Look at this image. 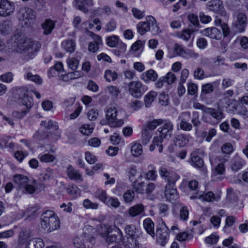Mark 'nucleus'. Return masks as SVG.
<instances>
[{
    "mask_svg": "<svg viewBox=\"0 0 248 248\" xmlns=\"http://www.w3.org/2000/svg\"><path fill=\"white\" fill-rule=\"evenodd\" d=\"M41 219L42 228L48 232L58 230L60 227V219L52 210L44 211L41 215Z\"/></svg>",
    "mask_w": 248,
    "mask_h": 248,
    "instance_id": "obj_1",
    "label": "nucleus"
},
{
    "mask_svg": "<svg viewBox=\"0 0 248 248\" xmlns=\"http://www.w3.org/2000/svg\"><path fill=\"white\" fill-rule=\"evenodd\" d=\"M99 233L103 237H106L108 244L122 240L123 232L115 225L103 224L99 230Z\"/></svg>",
    "mask_w": 248,
    "mask_h": 248,
    "instance_id": "obj_2",
    "label": "nucleus"
},
{
    "mask_svg": "<svg viewBox=\"0 0 248 248\" xmlns=\"http://www.w3.org/2000/svg\"><path fill=\"white\" fill-rule=\"evenodd\" d=\"M124 232L127 235V242H124L126 248H134L139 246V239L142 236L141 230L135 225L128 224L125 225Z\"/></svg>",
    "mask_w": 248,
    "mask_h": 248,
    "instance_id": "obj_3",
    "label": "nucleus"
},
{
    "mask_svg": "<svg viewBox=\"0 0 248 248\" xmlns=\"http://www.w3.org/2000/svg\"><path fill=\"white\" fill-rule=\"evenodd\" d=\"M138 32L141 35L150 31L154 35L160 32L159 27L156 19L152 16L146 17V21L140 22L136 26Z\"/></svg>",
    "mask_w": 248,
    "mask_h": 248,
    "instance_id": "obj_4",
    "label": "nucleus"
},
{
    "mask_svg": "<svg viewBox=\"0 0 248 248\" xmlns=\"http://www.w3.org/2000/svg\"><path fill=\"white\" fill-rule=\"evenodd\" d=\"M124 115V112L114 107H111L106 111V118L108 124L112 127H121L123 125Z\"/></svg>",
    "mask_w": 248,
    "mask_h": 248,
    "instance_id": "obj_5",
    "label": "nucleus"
},
{
    "mask_svg": "<svg viewBox=\"0 0 248 248\" xmlns=\"http://www.w3.org/2000/svg\"><path fill=\"white\" fill-rule=\"evenodd\" d=\"M15 43L16 44L17 51L21 53L29 52L32 53L38 51V44L34 43L30 39L27 38L24 35L15 36Z\"/></svg>",
    "mask_w": 248,
    "mask_h": 248,
    "instance_id": "obj_6",
    "label": "nucleus"
},
{
    "mask_svg": "<svg viewBox=\"0 0 248 248\" xmlns=\"http://www.w3.org/2000/svg\"><path fill=\"white\" fill-rule=\"evenodd\" d=\"M232 27L238 32L245 31L248 24V17L246 14L241 11H235L232 14Z\"/></svg>",
    "mask_w": 248,
    "mask_h": 248,
    "instance_id": "obj_7",
    "label": "nucleus"
},
{
    "mask_svg": "<svg viewBox=\"0 0 248 248\" xmlns=\"http://www.w3.org/2000/svg\"><path fill=\"white\" fill-rule=\"evenodd\" d=\"M203 120L213 125L217 124L224 117V114L219 108H208L203 114Z\"/></svg>",
    "mask_w": 248,
    "mask_h": 248,
    "instance_id": "obj_8",
    "label": "nucleus"
},
{
    "mask_svg": "<svg viewBox=\"0 0 248 248\" xmlns=\"http://www.w3.org/2000/svg\"><path fill=\"white\" fill-rule=\"evenodd\" d=\"M169 229L165 223L161 220L156 226V242L162 247H164L169 239Z\"/></svg>",
    "mask_w": 248,
    "mask_h": 248,
    "instance_id": "obj_9",
    "label": "nucleus"
},
{
    "mask_svg": "<svg viewBox=\"0 0 248 248\" xmlns=\"http://www.w3.org/2000/svg\"><path fill=\"white\" fill-rule=\"evenodd\" d=\"M18 16L20 20L24 22L25 25L29 26L35 20L36 13L29 7H22L18 12Z\"/></svg>",
    "mask_w": 248,
    "mask_h": 248,
    "instance_id": "obj_10",
    "label": "nucleus"
},
{
    "mask_svg": "<svg viewBox=\"0 0 248 248\" xmlns=\"http://www.w3.org/2000/svg\"><path fill=\"white\" fill-rule=\"evenodd\" d=\"M160 177L167 182V184L176 183L180 177L176 172L168 170L164 167H161L158 170Z\"/></svg>",
    "mask_w": 248,
    "mask_h": 248,
    "instance_id": "obj_11",
    "label": "nucleus"
},
{
    "mask_svg": "<svg viewBox=\"0 0 248 248\" xmlns=\"http://www.w3.org/2000/svg\"><path fill=\"white\" fill-rule=\"evenodd\" d=\"M146 90V87L143 86L140 81H132L128 84L129 93L136 98L141 97Z\"/></svg>",
    "mask_w": 248,
    "mask_h": 248,
    "instance_id": "obj_12",
    "label": "nucleus"
},
{
    "mask_svg": "<svg viewBox=\"0 0 248 248\" xmlns=\"http://www.w3.org/2000/svg\"><path fill=\"white\" fill-rule=\"evenodd\" d=\"M15 10L14 2L8 0H0V16H10L14 14Z\"/></svg>",
    "mask_w": 248,
    "mask_h": 248,
    "instance_id": "obj_13",
    "label": "nucleus"
},
{
    "mask_svg": "<svg viewBox=\"0 0 248 248\" xmlns=\"http://www.w3.org/2000/svg\"><path fill=\"white\" fill-rule=\"evenodd\" d=\"M44 185L43 184L39 182L36 180H29L24 187L21 190L24 193L29 194H33L36 189H44Z\"/></svg>",
    "mask_w": 248,
    "mask_h": 248,
    "instance_id": "obj_14",
    "label": "nucleus"
},
{
    "mask_svg": "<svg viewBox=\"0 0 248 248\" xmlns=\"http://www.w3.org/2000/svg\"><path fill=\"white\" fill-rule=\"evenodd\" d=\"M208 9L215 13L220 14L222 16L228 17V16L225 10L222 1L220 0H211L208 2Z\"/></svg>",
    "mask_w": 248,
    "mask_h": 248,
    "instance_id": "obj_15",
    "label": "nucleus"
},
{
    "mask_svg": "<svg viewBox=\"0 0 248 248\" xmlns=\"http://www.w3.org/2000/svg\"><path fill=\"white\" fill-rule=\"evenodd\" d=\"M165 196L170 202L175 201L178 198V193L175 186V183L167 184L165 186Z\"/></svg>",
    "mask_w": 248,
    "mask_h": 248,
    "instance_id": "obj_16",
    "label": "nucleus"
},
{
    "mask_svg": "<svg viewBox=\"0 0 248 248\" xmlns=\"http://www.w3.org/2000/svg\"><path fill=\"white\" fill-rule=\"evenodd\" d=\"M163 125L158 129V132L162 137L170 138L173 129L172 123L169 120H163Z\"/></svg>",
    "mask_w": 248,
    "mask_h": 248,
    "instance_id": "obj_17",
    "label": "nucleus"
},
{
    "mask_svg": "<svg viewBox=\"0 0 248 248\" xmlns=\"http://www.w3.org/2000/svg\"><path fill=\"white\" fill-rule=\"evenodd\" d=\"M191 118V114L189 112H184L182 113L179 116L180 120V128L186 131H189L192 129V124L188 122Z\"/></svg>",
    "mask_w": 248,
    "mask_h": 248,
    "instance_id": "obj_18",
    "label": "nucleus"
},
{
    "mask_svg": "<svg viewBox=\"0 0 248 248\" xmlns=\"http://www.w3.org/2000/svg\"><path fill=\"white\" fill-rule=\"evenodd\" d=\"M31 230L25 229L22 230L19 233L18 242L20 245H27L31 244V242L34 238Z\"/></svg>",
    "mask_w": 248,
    "mask_h": 248,
    "instance_id": "obj_19",
    "label": "nucleus"
},
{
    "mask_svg": "<svg viewBox=\"0 0 248 248\" xmlns=\"http://www.w3.org/2000/svg\"><path fill=\"white\" fill-rule=\"evenodd\" d=\"M190 198L191 199L201 198L203 201L207 202H211L218 201L220 199V196L218 195H215L212 192L209 191L202 194L199 192H196V195L195 196H190Z\"/></svg>",
    "mask_w": 248,
    "mask_h": 248,
    "instance_id": "obj_20",
    "label": "nucleus"
},
{
    "mask_svg": "<svg viewBox=\"0 0 248 248\" xmlns=\"http://www.w3.org/2000/svg\"><path fill=\"white\" fill-rule=\"evenodd\" d=\"M199 149L194 150L191 154V164L195 168H202L203 167V159L198 155V154L202 153Z\"/></svg>",
    "mask_w": 248,
    "mask_h": 248,
    "instance_id": "obj_21",
    "label": "nucleus"
},
{
    "mask_svg": "<svg viewBox=\"0 0 248 248\" xmlns=\"http://www.w3.org/2000/svg\"><path fill=\"white\" fill-rule=\"evenodd\" d=\"M128 213L129 216L132 217L140 215L145 216V206L141 203L135 204L128 209Z\"/></svg>",
    "mask_w": 248,
    "mask_h": 248,
    "instance_id": "obj_22",
    "label": "nucleus"
},
{
    "mask_svg": "<svg viewBox=\"0 0 248 248\" xmlns=\"http://www.w3.org/2000/svg\"><path fill=\"white\" fill-rule=\"evenodd\" d=\"M40 125L44 126L47 129H53L55 131V136L56 138H60L61 134V131L59 129L58 123L56 122H53L50 120L48 121H44L41 122Z\"/></svg>",
    "mask_w": 248,
    "mask_h": 248,
    "instance_id": "obj_23",
    "label": "nucleus"
},
{
    "mask_svg": "<svg viewBox=\"0 0 248 248\" xmlns=\"http://www.w3.org/2000/svg\"><path fill=\"white\" fill-rule=\"evenodd\" d=\"M66 173L68 178L72 180L79 182L83 181L82 175L80 173L79 171L75 169L70 165L67 168Z\"/></svg>",
    "mask_w": 248,
    "mask_h": 248,
    "instance_id": "obj_24",
    "label": "nucleus"
},
{
    "mask_svg": "<svg viewBox=\"0 0 248 248\" xmlns=\"http://www.w3.org/2000/svg\"><path fill=\"white\" fill-rule=\"evenodd\" d=\"M75 1L76 7L84 13H88L89 11L88 8L93 5V0H75Z\"/></svg>",
    "mask_w": 248,
    "mask_h": 248,
    "instance_id": "obj_25",
    "label": "nucleus"
},
{
    "mask_svg": "<svg viewBox=\"0 0 248 248\" xmlns=\"http://www.w3.org/2000/svg\"><path fill=\"white\" fill-rule=\"evenodd\" d=\"M140 78L145 83L155 81L158 78V74L154 70L151 69L143 72L141 75Z\"/></svg>",
    "mask_w": 248,
    "mask_h": 248,
    "instance_id": "obj_26",
    "label": "nucleus"
},
{
    "mask_svg": "<svg viewBox=\"0 0 248 248\" xmlns=\"http://www.w3.org/2000/svg\"><path fill=\"white\" fill-rule=\"evenodd\" d=\"M61 47L65 51L71 54L76 50L75 40L72 39L64 40L61 43Z\"/></svg>",
    "mask_w": 248,
    "mask_h": 248,
    "instance_id": "obj_27",
    "label": "nucleus"
},
{
    "mask_svg": "<svg viewBox=\"0 0 248 248\" xmlns=\"http://www.w3.org/2000/svg\"><path fill=\"white\" fill-rule=\"evenodd\" d=\"M191 137L189 134H181L176 135L174 139L175 145L184 147L188 143Z\"/></svg>",
    "mask_w": 248,
    "mask_h": 248,
    "instance_id": "obj_28",
    "label": "nucleus"
},
{
    "mask_svg": "<svg viewBox=\"0 0 248 248\" xmlns=\"http://www.w3.org/2000/svg\"><path fill=\"white\" fill-rule=\"evenodd\" d=\"M202 35L212 39H217L220 35V31L215 27L207 28L201 31Z\"/></svg>",
    "mask_w": 248,
    "mask_h": 248,
    "instance_id": "obj_29",
    "label": "nucleus"
},
{
    "mask_svg": "<svg viewBox=\"0 0 248 248\" xmlns=\"http://www.w3.org/2000/svg\"><path fill=\"white\" fill-rule=\"evenodd\" d=\"M143 226L147 233L154 238L155 235V224L152 220L149 217L145 218L143 221Z\"/></svg>",
    "mask_w": 248,
    "mask_h": 248,
    "instance_id": "obj_30",
    "label": "nucleus"
},
{
    "mask_svg": "<svg viewBox=\"0 0 248 248\" xmlns=\"http://www.w3.org/2000/svg\"><path fill=\"white\" fill-rule=\"evenodd\" d=\"M83 243L82 245H77L78 248H93L95 241L94 238L90 235H83L82 236Z\"/></svg>",
    "mask_w": 248,
    "mask_h": 248,
    "instance_id": "obj_31",
    "label": "nucleus"
},
{
    "mask_svg": "<svg viewBox=\"0 0 248 248\" xmlns=\"http://www.w3.org/2000/svg\"><path fill=\"white\" fill-rule=\"evenodd\" d=\"M13 180L15 183L17 185L18 188L21 190L28 182L29 179L26 176L17 174L14 176Z\"/></svg>",
    "mask_w": 248,
    "mask_h": 248,
    "instance_id": "obj_32",
    "label": "nucleus"
},
{
    "mask_svg": "<svg viewBox=\"0 0 248 248\" xmlns=\"http://www.w3.org/2000/svg\"><path fill=\"white\" fill-rule=\"evenodd\" d=\"M42 28L44 30L43 33L45 35L50 34L55 26V23L54 21L50 19H46L45 21L42 24Z\"/></svg>",
    "mask_w": 248,
    "mask_h": 248,
    "instance_id": "obj_33",
    "label": "nucleus"
},
{
    "mask_svg": "<svg viewBox=\"0 0 248 248\" xmlns=\"http://www.w3.org/2000/svg\"><path fill=\"white\" fill-rule=\"evenodd\" d=\"M19 102L26 107L25 108L29 110H30L33 104L32 97L26 93H24L22 96L20 97Z\"/></svg>",
    "mask_w": 248,
    "mask_h": 248,
    "instance_id": "obj_34",
    "label": "nucleus"
},
{
    "mask_svg": "<svg viewBox=\"0 0 248 248\" xmlns=\"http://www.w3.org/2000/svg\"><path fill=\"white\" fill-rule=\"evenodd\" d=\"M163 122V120L161 119H155L144 124L142 127L146 129V130L152 132V131L155 129L158 125H161Z\"/></svg>",
    "mask_w": 248,
    "mask_h": 248,
    "instance_id": "obj_35",
    "label": "nucleus"
},
{
    "mask_svg": "<svg viewBox=\"0 0 248 248\" xmlns=\"http://www.w3.org/2000/svg\"><path fill=\"white\" fill-rule=\"evenodd\" d=\"M144 42L141 40H138L135 42L131 47V49L134 53V55L139 56L143 51Z\"/></svg>",
    "mask_w": 248,
    "mask_h": 248,
    "instance_id": "obj_36",
    "label": "nucleus"
},
{
    "mask_svg": "<svg viewBox=\"0 0 248 248\" xmlns=\"http://www.w3.org/2000/svg\"><path fill=\"white\" fill-rule=\"evenodd\" d=\"M218 84V82H214L203 85L202 87V92L200 96L202 97L205 94H209L213 92L214 90V85H217Z\"/></svg>",
    "mask_w": 248,
    "mask_h": 248,
    "instance_id": "obj_37",
    "label": "nucleus"
},
{
    "mask_svg": "<svg viewBox=\"0 0 248 248\" xmlns=\"http://www.w3.org/2000/svg\"><path fill=\"white\" fill-rule=\"evenodd\" d=\"M245 164V161L239 157H235L231 165V169L233 171H237Z\"/></svg>",
    "mask_w": 248,
    "mask_h": 248,
    "instance_id": "obj_38",
    "label": "nucleus"
},
{
    "mask_svg": "<svg viewBox=\"0 0 248 248\" xmlns=\"http://www.w3.org/2000/svg\"><path fill=\"white\" fill-rule=\"evenodd\" d=\"M148 169L149 170L145 173V178L148 180H156L157 174L155 166L153 165H150L148 166Z\"/></svg>",
    "mask_w": 248,
    "mask_h": 248,
    "instance_id": "obj_39",
    "label": "nucleus"
},
{
    "mask_svg": "<svg viewBox=\"0 0 248 248\" xmlns=\"http://www.w3.org/2000/svg\"><path fill=\"white\" fill-rule=\"evenodd\" d=\"M215 24L216 26L221 27L224 37H226L229 35L230 29L228 25L226 23L223 22L221 18L217 16L215 20Z\"/></svg>",
    "mask_w": 248,
    "mask_h": 248,
    "instance_id": "obj_40",
    "label": "nucleus"
},
{
    "mask_svg": "<svg viewBox=\"0 0 248 248\" xmlns=\"http://www.w3.org/2000/svg\"><path fill=\"white\" fill-rule=\"evenodd\" d=\"M95 40L91 42L88 46V50L90 52H95L97 51L100 45H102V41L100 36H95Z\"/></svg>",
    "mask_w": 248,
    "mask_h": 248,
    "instance_id": "obj_41",
    "label": "nucleus"
},
{
    "mask_svg": "<svg viewBox=\"0 0 248 248\" xmlns=\"http://www.w3.org/2000/svg\"><path fill=\"white\" fill-rule=\"evenodd\" d=\"M157 94L156 92L151 91L144 96V103L146 108H149L151 106L152 103L155 100Z\"/></svg>",
    "mask_w": 248,
    "mask_h": 248,
    "instance_id": "obj_42",
    "label": "nucleus"
},
{
    "mask_svg": "<svg viewBox=\"0 0 248 248\" xmlns=\"http://www.w3.org/2000/svg\"><path fill=\"white\" fill-rule=\"evenodd\" d=\"M94 197L103 203H105L108 197L105 190L102 189H97L94 193Z\"/></svg>",
    "mask_w": 248,
    "mask_h": 248,
    "instance_id": "obj_43",
    "label": "nucleus"
},
{
    "mask_svg": "<svg viewBox=\"0 0 248 248\" xmlns=\"http://www.w3.org/2000/svg\"><path fill=\"white\" fill-rule=\"evenodd\" d=\"M131 152L132 155L135 157L140 156L142 153V148L141 145L137 142L133 143L131 146Z\"/></svg>",
    "mask_w": 248,
    "mask_h": 248,
    "instance_id": "obj_44",
    "label": "nucleus"
},
{
    "mask_svg": "<svg viewBox=\"0 0 248 248\" xmlns=\"http://www.w3.org/2000/svg\"><path fill=\"white\" fill-rule=\"evenodd\" d=\"M227 200L231 203L236 202L238 201V198L236 192L233 191L232 188L230 187L227 189Z\"/></svg>",
    "mask_w": 248,
    "mask_h": 248,
    "instance_id": "obj_45",
    "label": "nucleus"
},
{
    "mask_svg": "<svg viewBox=\"0 0 248 248\" xmlns=\"http://www.w3.org/2000/svg\"><path fill=\"white\" fill-rule=\"evenodd\" d=\"M152 137V133L149 130H146L142 127L141 132V142L144 145H146Z\"/></svg>",
    "mask_w": 248,
    "mask_h": 248,
    "instance_id": "obj_46",
    "label": "nucleus"
},
{
    "mask_svg": "<svg viewBox=\"0 0 248 248\" xmlns=\"http://www.w3.org/2000/svg\"><path fill=\"white\" fill-rule=\"evenodd\" d=\"M11 22L8 20L2 21L0 23V31L3 34H7L11 30Z\"/></svg>",
    "mask_w": 248,
    "mask_h": 248,
    "instance_id": "obj_47",
    "label": "nucleus"
},
{
    "mask_svg": "<svg viewBox=\"0 0 248 248\" xmlns=\"http://www.w3.org/2000/svg\"><path fill=\"white\" fill-rule=\"evenodd\" d=\"M29 111L30 110L25 108L21 110H15L13 111L12 115L16 119H22L27 115Z\"/></svg>",
    "mask_w": 248,
    "mask_h": 248,
    "instance_id": "obj_48",
    "label": "nucleus"
},
{
    "mask_svg": "<svg viewBox=\"0 0 248 248\" xmlns=\"http://www.w3.org/2000/svg\"><path fill=\"white\" fill-rule=\"evenodd\" d=\"M38 158L41 162L49 163L53 162L56 158V157L52 155L47 153L39 155Z\"/></svg>",
    "mask_w": 248,
    "mask_h": 248,
    "instance_id": "obj_49",
    "label": "nucleus"
},
{
    "mask_svg": "<svg viewBox=\"0 0 248 248\" xmlns=\"http://www.w3.org/2000/svg\"><path fill=\"white\" fill-rule=\"evenodd\" d=\"M181 57L186 59H189L190 58L196 59L199 57V54L196 53L193 50L185 49Z\"/></svg>",
    "mask_w": 248,
    "mask_h": 248,
    "instance_id": "obj_50",
    "label": "nucleus"
},
{
    "mask_svg": "<svg viewBox=\"0 0 248 248\" xmlns=\"http://www.w3.org/2000/svg\"><path fill=\"white\" fill-rule=\"evenodd\" d=\"M104 78L108 82H110L111 80L115 81L118 78V74L115 71L107 70L105 72Z\"/></svg>",
    "mask_w": 248,
    "mask_h": 248,
    "instance_id": "obj_51",
    "label": "nucleus"
},
{
    "mask_svg": "<svg viewBox=\"0 0 248 248\" xmlns=\"http://www.w3.org/2000/svg\"><path fill=\"white\" fill-rule=\"evenodd\" d=\"M66 192L68 194L75 197L79 195L80 194L79 189L74 185L69 186L66 188Z\"/></svg>",
    "mask_w": 248,
    "mask_h": 248,
    "instance_id": "obj_52",
    "label": "nucleus"
},
{
    "mask_svg": "<svg viewBox=\"0 0 248 248\" xmlns=\"http://www.w3.org/2000/svg\"><path fill=\"white\" fill-rule=\"evenodd\" d=\"M133 188L135 190L139 193L144 194L145 193V184L144 182H138L136 180L134 181L133 185Z\"/></svg>",
    "mask_w": 248,
    "mask_h": 248,
    "instance_id": "obj_53",
    "label": "nucleus"
},
{
    "mask_svg": "<svg viewBox=\"0 0 248 248\" xmlns=\"http://www.w3.org/2000/svg\"><path fill=\"white\" fill-rule=\"evenodd\" d=\"M193 31L186 29L184 30L181 33L177 34V37L182 39L183 40L188 41L191 37V34L193 33Z\"/></svg>",
    "mask_w": 248,
    "mask_h": 248,
    "instance_id": "obj_54",
    "label": "nucleus"
},
{
    "mask_svg": "<svg viewBox=\"0 0 248 248\" xmlns=\"http://www.w3.org/2000/svg\"><path fill=\"white\" fill-rule=\"evenodd\" d=\"M187 19L189 22L195 27H200V24L198 16L194 14H189L187 16Z\"/></svg>",
    "mask_w": 248,
    "mask_h": 248,
    "instance_id": "obj_55",
    "label": "nucleus"
},
{
    "mask_svg": "<svg viewBox=\"0 0 248 248\" xmlns=\"http://www.w3.org/2000/svg\"><path fill=\"white\" fill-rule=\"evenodd\" d=\"M159 213L161 217H166L169 214V206L165 203H161L158 205Z\"/></svg>",
    "mask_w": 248,
    "mask_h": 248,
    "instance_id": "obj_56",
    "label": "nucleus"
},
{
    "mask_svg": "<svg viewBox=\"0 0 248 248\" xmlns=\"http://www.w3.org/2000/svg\"><path fill=\"white\" fill-rule=\"evenodd\" d=\"M105 91L113 97H116L120 93V90L116 87L114 86H108L105 89Z\"/></svg>",
    "mask_w": 248,
    "mask_h": 248,
    "instance_id": "obj_57",
    "label": "nucleus"
},
{
    "mask_svg": "<svg viewBox=\"0 0 248 248\" xmlns=\"http://www.w3.org/2000/svg\"><path fill=\"white\" fill-rule=\"evenodd\" d=\"M165 78L166 82L168 85H171L174 83L177 80V77L175 74L172 72H168L165 76H163Z\"/></svg>",
    "mask_w": 248,
    "mask_h": 248,
    "instance_id": "obj_58",
    "label": "nucleus"
},
{
    "mask_svg": "<svg viewBox=\"0 0 248 248\" xmlns=\"http://www.w3.org/2000/svg\"><path fill=\"white\" fill-rule=\"evenodd\" d=\"M93 126L88 124H84L80 128V132L85 135H89L93 133Z\"/></svg>",
    "mask_w": 248,
    "mask_h": 248,
    "instance_id": "obj_59",
    "label": "nucleus"
},
{
    "mask_svg": "<svg viewBox=\"0 0 248 248\" xmlns=\"http://www.w3.org/2000/svg\"><path fill=\"white\" fill-rule=\"evenodd\" d=\"M105 203L108 206L114 208H117L120 205V202L117 198L109 197Z\"/></svg>",
    "mask_w": 248,
    "mask_h": 248,
    "instance_id": "obj_60",
    "label": "nucleus"
},
{
    "mask_svg": "<svg viewBox=\"0 0 248 248\" xmlns=\"http://www.w3.org/2000/svg\"><path fill=\"white\" fill-rule=\"evenodd\" d=\"M119 41V37L116 35L111 36L107 39V45L111 47L117 46Z\"/></svg>",
    "mask_w": 248,
    "mask_h": 248,
    "instance_id": "obj_61",
    "label": "nucleus"
},
{
    "mask_svg": "<svg viewBox=\"0 0 248 248\" xmlns=\"http://www.w3.org/2000/svg\"><path fill=\"white\" fill-rule=\"evenodd\" d=\"M219 239V236L216 233H212L205 239L206 243L210 245L216 244Z\"/></svg>",
    "mask_w": 248,
    "mask_h": 248,
    "instance_id": "obj_62",
    "label": "nucleus"
},
{
    "mask_svg": "<svg viewBox=\"0 0 248 248\" xmlns=\"http://www.w3.org/2000/svg\"><path fill=\"white\" fill-rule=\"evenodd\" d=\"M67 62L69 68L73 70L77 69L79 64L78 60L75 58H72L68 59L67 60Z\"/></svg>",
    "mask_w": 248,
    "mask_h": 248,
    "instance_id": "obj_63",
    "label": "nucleus"
},
{
    "mask_svg": "<svg viewBox=\"0 0 248 248\" xmlns=\"http://www.w3.org/2000/svg\"><path fill=\"white\" fill-rule=\"evenodd\" d=\"M32 248H43L45 246L44 242L40 238H34L31 242Z\"/></svg>",
    "mask_w": 248,
    "mask_h": 248,
    "instance_id": "obj_64",
    "label": "nucleus"
}]
</instances>
